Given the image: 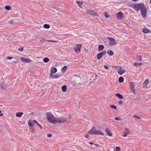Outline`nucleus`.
Returning a JSON list of instances; mask_svg holds the SVG:
<instances>
[{
	"label": "nucleus",
	"instance_id": "4",
	"mask_svg": "<svg viewBox=\"0 0 151 151\" xmlns=\"http://www.w3.org/2000/svg\"><path fill=\"white\" fill-rule=\"evenodd\" d=\"M107 38L110 41L109 43L110 45L111 46H114L116 45L117 42L115 41V40L113 38L110 37H108Z\"/></svg>",
	"mask_w": 151,
	"mask_h": 151
},
{
	"label": "nucleus",
	"instance_id": "32",
	"mask_svg": "<svg viewBox=\"0 0 151 151\" xmlns=\"http://www.w3.org/2000/svg\"><path fill=\"white\" fill-rule=\"evenodd\" d=\"M33 122L35 123L38 125V127H39L40 129L42 128L41 125L38 124V122L36 120H34L33 121Z\"/></svg>",
	"mask_w": 151,
	"mask_h": 151
},
{
	"label": "nucleus",
	"instance_id": "21",
	"mask_svg": "<svg viewBox=\"0 0 151 151\" xmlns=\"http://www.w3.org/2000/svg\"><path fill=\"white\" fill-rule=\"evenodd\" d=\"M62 75L61 73H58L56 74L54 76V78H57L58 77L61 76Z\"/></svg>",
	"mask_w": 151,
	"mask_h": 151
},
{
	"label": "nucleus",
	"instance_id": "26",
	"mask_svg": "<svg viewBox=\"0 0 151 151\" xmlns=\"http://www.w3.org/2000/svg\"><path fill=\"white\" fill-rule=\"evenodd\" d=\"M150 31L146 28H145L144 29H142V32L143 33H147L149 32Z\"/></svg>",
	"mask_w": 151,
	"mask_h": 151
},
{
	"label": "nucleus",
	"instance_id": "1",
	"mask_svg": "<svg viewBox=\"0 0 151 151\" xmlns=\"http://www.w3.org/2000/svg\"><path fill=\"white\" fill-rule=\"evenodd\" d=\"M46 118L48 121L50 123L54 124H56V117L50 113L47 112L46 113Z\"/></svg>",
	"mask_w": 151,
	"mask_h": 151
},
{
	"label": "nucleus",
	"instance_id": "17",
	"mask_svg": "<svg viewBox=\"0 0 151 151\" xmlns=\"http://www.w3.org/2000/svg\"><path fill=\"white\" fill-rule=\"evenodd\" d=\"M104 47L103 45H99L98 48V51H101L104 48Z\"/></svg>",
	"mask_w": 151,
	"mask_h": 151
},
{
	"label": "nucleus",
	"instance_id": "31",
	"mask_svg": "<svg viewBox=\"0 0 151 151\" xmlns=\"http://www.w3.org/2000/svg\"><path fill=\"white\" fill-rule=\"evenodd\" d=\"M5 8L7 10H9L12 9V7L10 6H6Z\"/></svg>",
	"mask_w": 151,
	"mask_h": 151
},
{
	"label": "nucleus",
	"instance_id": "59",
	"mask_svg": "<svg viewBox=\"0 0 151 151\" xmlns=\"http://www.w3.org/2000/svg\"><path fill=\"white\" fill-rule=\"evenodd\" d=\"M137 0H132V1H137Z\"/></svg>",
	"mask_w": 151,
	"mask_h": 151
},
{
	"label": "nucleus",
	"instance_id": "15",
	"mask_svg": "<svg viewBox=\"0 0 151 151\" xmlns=\"http://www.w3.org/2000/svg\"><path fill=\"white\" fill-rule=\"evenodd\" d=\"M109 130L107 128L105 129V132L106 133V134L109 136H112V134L111 133L109 132Z\"/></svg>",
	"mask_w": 151,
	"mask_h": 151
},
{
	"label": "nucleus",
	"instance_id": "30",
	"mask_svg": "<svg viewBox=\"0 0 151 151\" xmlns=\"http://www.w3.org/2000/svg\"><path fill=\"white\" fill-rule=\"evenodd\" d=\"M124 132L126 133V134H128L130 133V132L129 130L127 129V128H125L124 131Z\"/></svg>",
	"mask_w": 151,
	"mask_h": 151
},
{
	"label": "nucleus",
	"instance_id": "38",
	"mask_svg": "<svg viewBox=\"0 0 151 151\" xmlns=\"http://www.w3.org/2000/svg\"><path fill=\"white\" fill-rule=\"evenodd\" d=\"M28 124L29 126V127L33 126V124H32V123L29 121L28 122Z\"/></svg>",
	"mask_w": 151,
	"mask_h": 151
},
{
	"label": "nucleus",
	"instance_id": "29",
	"mask_svg": "<svg viewBox=\"0 0 151 151\" xmlns=\"http://www.w3.org/2000/svg\"><path fill=\"white\" fill-rule=\"evenodd\" d=\"M43 62L45 63L48 62L49 61V59L47 58H44L43 60Z\"/></svg>",
	"mask_w": 151,
	"mask_h": 151
},
{
	"label": "nucleus",
	"instance_id": "3",
	"mask_svg": "<svg viewBox=\"0 0 151 151\" xmlns=\"http://www.w3.org/2000/svg\"><path fill=\"white\" fill-rule=\"evenodd\" d=\"M142 6L141 9V12L143 17H146V14L147 12V9L146 6L145 5H144Z\"/></svg>",
	"mask_w": 151,
	"mask_h": 151
},
{
	"label": "nucleus",
	"instance_id": "63",
	"mask_svg": "<svg viewBox=\"0 0 151 151\" xmlns=\"http://www.w3.org/2000/svg\"><path fill=\"white\" fill-rule=\"evenodd\" d=\"M114 151H115L114 150Z\"/></svg>",
	"mask_w": 151,
	"mask_h": 151
},
{
	"label": "nucleus",
	"instance_id": "34",
	"mask_svg": "<svg viewBox=\"0 0 151 151\" xmlns=\"http://www.w3.org/2000/svg\"><path fill=\"white\" fill-rule=\"evenodd\" d=\"M67 66H64L62 68V69H61L62 72L63 73H64L65 72V70H66V69H67Z\"/></svg>",
	"mask_w": 151,
	"mask_h": 151
},
{
	"label": "nucleus",
	"instance_id": "42",
	"mask_svg": "<svg viewBox=\"0 0 151 151\" xmlns=\"http://www.w3.org/2000/svg\"><path fill=\"white\" fill-rule=\"evenodd\" d=\"M135 6V4H131L129 5V6L132 7L134 9V6Z\"/></svg>",
	"mask_w": 151,
	"mask_h": 151
},
{
	"label": "nucleus",
	"instance_id": "7",
	"mask_svg": "<svg viewBox=\"0 0 151 151\" xmlns=\"http://www.w3.org/2000/svg\"><path fill=\"white\" fill-rule=\"evenodd\" d=\"M82 46L81 44H78L76 47H74V49L75 52L79 53L81 51V48Z\"/></svg>",
	"mask_w": 151,
	"mask_h": 151
},
{
	"label": "nucleus",
	"instance_id": "61",
	"mask_svg": "<svg viewBox=\"0 0 151 151\" xmlns=\"http://www.w3.org/2000/svg\"><path fill=\"white\" fill-rule=\"evenodd\" d=\"M17 60H16V61H14V63H17Z\"/></svg>",
	"mask_w": 151,
	"mask_h": 151
},
{
	"label": "nucleus",
	"instance_id": "33",
	"mask_svg": "<svg viewBox=\"0 0 151 151\" xmlns=\"http://www.w3.org/2000/svg\"><path fill=\"white\" fill-rule=\"evenodd\" d=\"M108 54L110 56H112L113 55V52L111 50H110L108 52Z\"/></svg>",
	"mask_w": 151,
	"mask_h": 151
},
{
	"label": "nucleus",
	"instance_id": "57",
	"mask_svg": "<svg viewBox=\"0 0 151 151\" xmlns=\"http://www.w3.org/2000/svg\"><path fill=\"white\" fill-rule=\"evenodd\" d=\"M90 144L91 145H93V143L91 142H90Z\"/></svg>",
	"mask_w": 151,
	"mask_h": 151
},
{
	"label": "nucleus",
	"instance_id": "49",
	"mask_svg": "<svg viewBox=\"0 0 151 151\" xmlns=\"http://www.w3.org/2000/svg\"><path fill=\"white\" fill-rule=\"evenodd\" d=\"M123 134H122V135L124 137H126L128 135L124 132Z\"/></svg>",
	"mask_w": 151,
	"mask_h": 151
},
{
	"label": "nucleus",
	"instance_id": "53",
	"mask_svg": "<svg viewBox=\"0 0 151 151\" xmlns=\"http://www.w3.org/2000/svg\"><path fill=\"white\" fill-rule=\"evenodd\" d=\"M52 73H51L50 74V77H54V75L53 74H52Z\"/></svg>",
	"mask_w": 151,
	"mask_h": 151
},
{
	"label": "nucleus",
	"instance_id": "20",
	"mask_svg": "<svg viewBox=\"0 0 151 151\" xmlns=\"http://www.w3.org/2000/svg\"><path fill=\"white\" fill-rule=\"evenodd\" d=\"M23 114V113L22 112H17L16 114V116L17 117H20L22 116Z\"/></svg>",
	"mask_w": 151,
	"mask_h": 151
},
{
	"label": "nucleus",
	"instance_id": "37",
	"mask_svg": "<svg viewBox=\"0 0 151 151\" xmlns=\"http://www.w3.org/2000/svg\"><path fill=\"white\" fill-rule=\"evenodd\" d=\"M110 107L111 108H112L114 109H117V107H116V106L113 105H111L110 106Z\"/></svg>",
	"mask_w": 151,
	"mask_h": 151
},
{
	"label": "nucleus",
	"instance_id": "35",
	"mask_svg": "<svg viewBox=\"0 0 151 151\" xmlns=\"http://www.w3.org/2000/svg\"><path fill=\"white\" fill-rule=\"evenodd\" d=\"M44 27L46 29H49L50 27V26L48 24H45L44 25Z\"/></svg>",
	"mask_w": 151,
	"mask_h": 151
},
{
	"label": "nucleus",
	"instance_id": "10",
	"mask_svg": "<svg viewBox=\"0 0 151 151\" xmlns=\"http://www.w3.org/2000/svg\"><path fill=\"white\" fill-rule=\"evenodd\" d=\"M75 81H74V83L76 84H79L80 83V79L79 77H75L74 78Z\"/></svg>",
	"mask_w": 151,
	"mask_h": 151
},
{
	"label": "nucleus",
	"instance_id": "50",
	"mask_svg": "<svg viewBox=\"0 0 151 151\" xmlns=\"http://www.w3.org/2000/svg\"><path fill=\"white\" fill-rule=\"evenodd\" d=\"M122 103V101H119L118 102L119 105H121Z\"/></svg>",
	"mask_w": 151,
	"mask_h": 151
},
{
	"label": "nucleus",
	"instance_id": "51",
	"mask_svg": "<svg viewBox=\"0 0 151 151\" xmlns=\"http://www.w3.org/2000/svg\"><path fill=\"white\" fill-rule=\"evenodd\" d=\"M7 59H9V60H11L12 58H13L12 57H7L6 58Z\"/></svg>",
	"mask_w": 151,
	"mask_h": 151
},
{
	"label": "nucleus",
	"instance_id": "60",
	"mask_svg": "<svg viewBox=\"0 0 151 151\" xmlns=\"http://www.w3.org/2000/svg\"><path fill=\"white\" fill-rule=\"evenodd\" d=\"M95 15L96 16H97L98 17H99V16L97 14H95Z\"/></svg>",
	"mask_w": 151,
	"mask_h": 151
},
{
	"label": "nucleus",
	"instance_id": "24",
	"mask_svg": "<svg viewBox=\"0 0 151 151\" xmlns=\"http://www.w3.org/2000/svg\"><path fill=\"white\" fill-rule=\"evenodd\" d=\"M102 54L100 53H99L97 54V58L98 60H99L102 56Z\"/></svg>",
	"mask_w": 151,
	"mask_h": 151
},
{
	"label": "nucleus",
	"instance_id": "8",
	"mask_svg": "<svg viewBox=\"0 0 151 151\" xmlns=\"http://www.w3.org/2000/svg\"><path fill=\"white\" fill-rule=\"evenodd\" d=\"M116 16L118 19L120 20L123 18V13L122 12H120L116 13Z\"/></svg>",
	"mask_w": 151,
	"mask_h": 151
},
{
	"label": "nucleus",
	"instance_id": "62",
	"mask_svg": "<svg viewBox=\"0 0 151 151\" xmlns=\"http://www.w3.org/2000/svg\"><path fill=\"white\" fill-rule=\"evenodd\" d=\"M150 2L151 3V0H150Z\"/></svg>",
	"mask_w": 151,
	"mask_h": 151
},
{
	"label": "nucleus",
	"instance_id": "25",
	"mask_svg": "<svg viewBox=\"0 0 151 151\" xmlns=\"http://www.w3.org/2000/svg\"><path fill=\"white\" fill-rule=\"evenodd\" d=\"M76 3L78 4V6L80 7H82L81 5L83 4V2L79 1H77Z\"/></svg>",
	"mask_w": 151,
	"mask_h": 151
},
{
	"label": "nucleus",
	"instance_id": "14",
	"mask_svg": "<svg viewBox=\"0 0 151 151\" xmlns=\"http://www.w3.org/2000/svg\"><path fill=\"white\" fill-rule=\"evenodd\" d=\"M148 82L149 81L147 79L145 81L143 84V86L144 88H147V84L148 83Z\"/></svg>",
	"mask_w": 151,
	"mask_h": 151
},
{
	"label": "nucleus",
	"instance_id": "13",
	"mask_svg": "<svg viewBox=\"0 0 151 151\" xmlns=\"http://www.w3.org/2000/svg\"><path fill=\"white\" fill-rule=\"evenodd\" d=\"M58 42L57 41H53L51 40H46L45 38L42 39H41L40 41V42Z\"/></svg>",
	"mask_w": 151,
	"mask_h": 151
},
{
	"label": "nucleus",
	"instance_id": "2",
	"mask_svg": "<svg viewBox=\"0 0 151 151\" xmlns=\"http://www.w3.org/2000/svg\"><path fill=\"white\" fill-rule=\"evenodd\" d=\"M67 120V119L63 117L62 118L57 117L56 118V124L57 123L58 124L63 123L66 122Z\"/></svg>",
	"mask_w": 151,
	"mask_h": 151
},
{
	"label": "nucleus",
	"instance_id": "28",
	"mask_svg": "<svg viewBox=\"0 0 151 151\" xmlns=\"http://www.w3.org/2000/svg\"><path fill=\"white\" fill-rule=\"evenodd\" d=\"M142 63H135L134 64V65L135 66H137L139 65H142Z\"/></svg>",
	"mask_w": 151,
	"mask_h": 151
},
{
	"label": "nucleus",
	"instance_id": "43",
	"mask_svg": "<svg viewBox=\"0 0 151 151\" xmlns=\"http://www.w3.org/2000/svg\"><path fill=\"white\" fill-rule=\"evenodd\" d=\"M120 148L119 147H116V151H120Z\"/></svg>",
	"mask_w": 151,
	"mask_h": 151
},
{
	"label": "nucleus",
	"instance_id": "5",
	"mask_svg": "<svg viewBox=\"0 0 151 151\" xmlns=\"http://www.w3.org/2000/svg\"><path fill=\"white\" fill-rule=\"evenodd\" d=\"M130 88L131 89V91L133 92L134 94H136V92L135 91V86L134 83L133 82H130Z\"/></svg>",
	"mask_w": 151,
	"mask_h": 151
},
{
	"label": "nucleus",
	"instance_id": "56",
	"mask_svg": "<svg viewBox=\"0 0 151 151\" xmlns=\"http://www.w3.org/2000/svg\"><path fill=\"white\" fill-rule=\"evenodd\" d=\"M1 111L0 110V114L1 113ZM2 115H3V114H0V116H2Z\"/></svg>",
	"mask_w": 151,
	"mask_h": 151
},
{
	"label": "nucleus",
	"instance_id": "36",
	"mask_svg": "<svg viewBox=\"0 0 151 151\" xmlns=\"http://www.w3.org/2000/svg\"><path fill=\"white\" fill-rule=\"evenodd\" d=\"M136 57L140 61L142 60V57L141 55H137Z\"/></svg>",
	"mask_w": 151,
	"mask_h": 151
},
{
	"label": "nucleus",
	"instance_id": "58",
	"mask_svg": "<svg viewBox=\"0 0 151 151\" xmlns=\"http://www.w3.org/2000/svg\"><path fill=\"white\" fill-rule=\"evenodd\" d=\"M1 88H2V89H5V88H3V87H2V85H1Z\"/></svg>",
	"mask_w": 151,
	"mask_h": 151
},
{
	"label": "nucleus",
	"instance_id": "12",
	"mask_svg": "<svg viewBox=\"0 0 151 151\" xmlns=\"http://www.w3.org/2000/svg\"><path fill=\"white\" fill-rule=\"evenodd\" d=\"M20 60L23 62H24V63H27H27H29V62H30L31 61V60L29 59H28V58H21L20 59Z\"/></svg>",
	"mask_w": 151,
	"mask_h": 151
},
{
	"label": "nucleus",
	"instance_id": "11",
	"mask_svg": "<svg viewBox=\"0 0 151 151\" xmlns=\"http://www.w3.org/2000/svg\"><path fill=\"white\" fill-rule=\"evenodd\" d=\"M118 68L119 69V70L118 71V73L120 75L123 74L125 72L124 70H122V67L121 66H118Z\"/></svg>",
	"mask_w": 151,
	"mask_h": 151
},
{
	"label": "nucleus",
	"instance_id": "54",
	"mask_svg": "<svg viewBox=\"0 0 151 151\" xmlns=\"http://www.w3.org/2000/svg\"><path fill=\"white\" fill-rule=\"evenodd\" d=\"M13 22L12 20H10L9 22V23H10L11 24H12L13 23Z\"/></svg>",
	"mask_w": 151,
	"mask_h": 151
},
{
	"label": "nucleus",
	"instance_id": "22",
	"mask_svg": "<svg viewBox=\"0 0 151 151\" xmlns=\"http://www.w3.org/2000/svg\"><path fill=\"white\" fill-rule=\"evenodd\" d=\"M116 95L120 99H122L123 98V96L120 94V93H117L116 94Z\"/></svg>",
	"mask_w": 151,
	"mask_h": 151
},
{
	"label": "nucleus",
	"instance_id": "27",
	"mask_svg": "<svg viewBox=\"0 0 151 151\" xmlns=\"http://www.w3.org/2000/svg\"><path fill=\"white\" fill-rule=\"evenodd\" d=\"M124 79L122 77H120L119 79V81L120 83H122L124 81Z\"/></svg>",
	"mask_w": 151,
	"mask_h": 151
},
{
	"label": "nucleus",
	"instance_id": "40",
	"mask_svg": "<svg viewBox=\"0 0 151 151\" xmlns=\"http://www.w3.org/2000/svg\"><path fill=\"white\" fill-rule=\"evenodd\" d=\"M30 127V129H31L32 130V132L33 133L34 132L33 130L34 129V126H32Z\"/></svg>",
	"mask_w": 151,
	"mask_h": 151
},
{
	"label": "nucleus",
	"instance_id": "46",
	"mask_svg": "<svg viewBox=\"0 0 151 151\" xmlns=\"http://www.w3.org/2000/svg\"><path fill=\"white\" fill-rule=\"evenodd\" d=\"M104 68L105 69H108L109 68V67L107 66V65H104Z\"/></svg>",
	"mask_w": 151,
	"mask_h": 151
},
{
	"label": "nucleus",
	"instance_id": "48",
	"mask_svg": "<svg viewBox=\"0 0 151 151\" xmlns=\"http://www.w3.org/2000/svg\"><path fill=\"white\" fill-rule=\"evenodd\" d=\"M47 136L48 137H51L52 136V134H47Z\"/></svg>",
	"mask_w": 151,
	"mask_h": 151
},
{
	"label": "nucleus",
	"instance_id": "19",
	"mask_svg": "<svg viewBox=\"0 0 151 151\" xmlns=\"http://www.w3.org/2000/svg\"><path fill=\"white\" fill-rule=\"evenodd\" d=\"M86 12L88 14H90L91 15H95V13L94 12H93V11H92L91 10H87L86 11Z\"/></svg>",
	"mask_w": 151,
	"mask_h": 151
},
{
	"label": "nucleus",
	"instance_id": "9",
	"mask_svg": "<svg viewBox=\"0 0 151 151\" xmlns=\"http://www.w3.org/2000/svg\"><path fill=\"white\" fill-rule=\"evenodd\" d=\"M96 129L95 127H93L88 132V133L90 134H96Z\"/></svg>",
	"mask_w": 151,
	"mask_h": 151
},
{
	"label": "nucleus",
	"instance_id": "41",
	"mask_svg": "<svg viewBox=\"0 0 151 151\" xmlns=\"http://www.w3.org/2000/svg\"><path fill=\"white\" fill-rule=\"evenodd\" d=\"M100 53L102 54V55L103 56L104 55H106V50L100 52Z\"/></svg>",
	"mask_w": 151,
	"mask_h": 151
},
{
	"label": "nucleus",
	"instance_id": "47",
	"mask_svg": "<svg viewBox=\"0 0 151 151\" xmlns=\"http://www.w3.org/2000/svg\"><path fill=\"white\" fill-rule=\"evenodd\" d=\"M115 119L117 120H120V118L119 117H115Z\"/></svg>",
	"mask_w": 151,
	"mask_h": 151
},
{
	"label": "nucleus",
	"instance_id": "18",
	"mask_svg": "<svg viewBox=\"0 0 151 151\" xmlns=\"http://www.w3.org/2000/svg\"><path fill=\"white\" fill-rule=\"evenodd\" d=\"M57 71V70L55 67H53L51 69L50 72L51 73H55Z\"/></svg>",
	"mask_w": 151,
	"mask_h": 151
},
{
	"label": "nucleus",
	"instance_id": "45",
	"mask_svg": "<svg viewBox=\"0 0 151 151\" xmlns=\"http://www.w3.org/2000/svg\"><path fill=\"white\" fill-rule=\"evenodd\" d=\"M23 50V47H21L20 48H19L18 49V50H20L21 51H22Z\"/></svg>",
	"mask_w": 151,
	"mask_h": 151
},
{
	"label": "nucleus",
	"instance_id": "55",
	"mask_svg": "<svg viewBox=\"0 0 151 151\" xmlns=\"http://www.w3.org/2000/svg\"><path fill=\"white\" fill-rule=\"evenodd\" d=\"M85 137L86 138H88V135L87 134H86Z\"/></svg>",
	"mask_w": 151,
	"mask_h": 151
},
{
	"label": "nucleus",
	"instance_id": "39",
	"mask_svg": "<svg viewBox=\"0 0 151 151\" xmlns=\"http://www.w3.org/2000/svg\"><path fill=\"white\" fill-rule=\"evenodd\" d=\"M133 117H135L137 119H141L140 117L139 116H136L135 115H134L133 116Z\"/></svg>",
	"mask_w": 151,
	"mask_h": 151
},
{
	"label": "nucleus",
	"instance_id": "16",
	"mask_svg": "<svg viewBox=\"0 0 151 151\" xmlns=\"http://www.w3.org/2000/svg\"><path fill=\"white\" fill-rule=\"evenodd\" d=\"M96 134H100L101 135H104V133L100 130H96Z\"/></svg>",
	"mask_w": 151,
	"mask_h": 151
},
{
	"label": "nucleus",
	"instance_id": "52",
	"mask_svg": "<svg viewBox=\"0 0 151 151\" xmlns=\"http://www.w3.org/2000/svg\"><path fill=\"white\" fill-rule=\"evenodd\" d=\"M68 118L69 119H70L71 118V116L70 114H69L68 116Z\"/></svg>",
	"mask_w": 151,
	"mask_h": 151
},
{
	"label": "nucleus",
	"instance_id": "44",
	"mask_svg": "<svg viewBox=\"0 0 151 151\" xmlns=\"http://www.w3.org/2000/svg\"><path fill=\"white\" fill-rule=\"evenodd\" d=\"M104 14H105V16L106 17H107V18L109 17V15L106 12H105Z\"/></svg>",
	"mask_w": 151,
	"mask_h": 151
},
{
	"label": "nucleus",
	"instance_id": "23",
	"mask_svg": "<svg viewBox=\"0 0 151 151\" xmlns=\"http://www.w3.org/2000/svg\"><path fill=\"white\" fill-rule=\"evenodd\" d=\"M61 88L62 91L64 92H65L66 91L67 86L65 85L63 86Z\"/></svg>",
	"mask_w": 151,
	"mask_h": 151
},
{
	"label": "nucleus",
	"instance_id": "6",
	"mask_svg": "<svg viewBox=\"0 0 151 151\" xmlns=\"http://www.w3.org/2000/svg\"><path fill=\"white\" fill-rule=\"evenodd\" d=\"M144 4H135L134 9L137 11H139L141 10L142 6Z\"/></svg>",
	"mask_w": 151,
	"mask_h": 151
}]
</instances>
